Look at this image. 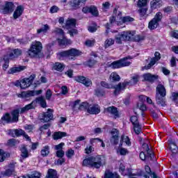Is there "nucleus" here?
Segmentation results:
<instances>
[{"label":"nucleus","instance_id":"1","mask_svg":"<svg viewBox=\"0 0 178 178\" xmlns=\"http://www.w3.org/2000/svg\"><path fill=\"white\" fill-rule=\"evenodd\" d=\"M84 166H90L95 169H99L101 166H104L106 163V158L104 156H90L83 160Z\"/></svg>","mask_w":178,"mask_h":178},{"label":"nucleus","instance_id":"2","mask_svg":"<svg viewBox=\"0 0 178 178\" xmlns=\"http://www.w3.org/2000/svg\"><path fill=\"white\" fill-rule=\"evenodd\" d=\"M136 33L131 31H124L116 35L115 40L117 44H123L122 41H130L133 37H134Z\"/></svg>","mask_w":178,"mask_h":178},{"label":"nucleus","instance_id":"3","mask_svg":"<svg viewBox=\"0 0 178 178\" xmlns=\"http://www.w3.org/2000/svg\"><path fill=\"white\" fill-rule=\"evenodd\" d=\"M140 80V76L138 75H134L131 77V81L129 82H124V83H119L116 86H115V91H114L115 95H118L122 91V90H124L127 86L133 84H137L138 83V81Z\"/></svg>","mask_w":178,"mask_h":178},{"label":"nucleus","instance_id":"4","mask_svg":"<svg viewBox=\"0 0 178 178\" xmlns=\"http://www.w3.org/2000/svg\"><path fill=\"white\" fill-rule=\"evenodd\" d=\"M58 55L61 56V58H68L71 60H76V56H80L81 55V52L76 49H71L67 51H63L58 53Z\"/></svg>","mask_w":178,"mask_h":178},{"label":"nucleus","instance_id":"5","mask_svg":"<svg viewBox=\"0 0 178 178\" xmlns=\"http://www.w3.org/2000/svg\"><path fill=\"white\" fill-rule=\"evenodd\" d=\"M41 49H42V44H41V42H33L28 51V55H29L31 58H35V56L41 52Z\"/></svg>","mask_w":178,"mask_h":178},{"label":"nucleus","instance_id":"6","mask_svg":"<svg viewBox=\"0 0 178 178\" xmlns=\"http://www.w3.org/2000/svg\"><path fill=\"white\" fill-rule=\"evenodd\" d=\"M131 63L130 61L127 60V58H124L113 62L110 64V67H111V69H120V67L130 66Z\"/></svg>","mask_w":178,"mask_h":178},{"label":"nucleus","instance_id":"7","mask_svg":"<svg viewBox=\"0 0 178 178\" xmlns=\"http://www.w3.org/2000/svg\"><path fill=\"white\" fill-rule=\"evenodd\" d=\"M162 20V13H157L154 17L149 22L148 28L149 30H155L159 26V22Z\"/></svg>","mask_w":178,"mask_h":178},{"label":"nucleus","instance_id":"8","mask_svg":"<svg viewBox=\"0 0 178 178\" xmlns=\"http://www.w3.org/2000/svg\"><path fill=\"white\" fill-rule=\"evenodd\" d=\"M17 111H12L11 115L13 117H10V114L6 113V115L1 118V120L6 122V123H15L18 122L19 120H17Z\"/></svg>","mask_w":178,"mask_h":178},{"label":"nucleus","instance_id":"9","mask_svg":"<svg viewBox=\"0 0 178 178\" xmlns=\"http://www.w3.org/2000/svg\"><path fill=\"white\" fill-rule=\"evenodd\" d=\"M34 79H35V74H32L29 78H24V79H22L19 83V87L22 90H26V88H29V87H30V86L33 84Z\"/></svg>","mask_w":178,"mask_h":178},{"label":"nucleus","instance_id":"10","mask_svg":"<svg viewBox=\"0 0 178 178\" xmlns=\"http://www.w3.org/2000/svg\"><path fill=\"white\" fill-rule=\"evenodd\" d=\"M39 119L41 122L47 123L51 122L54 120V114L52 113V110L48 108L47 112L42 113L39 115Z\"/></svg>","mask_w":178,"mask_h":178},{"label":"nucleus","instance_id":"11","mask_svg":"<svg viewBox=\"0 0 178 178\" xmlns=\"http://www.w3.org/2000/svg\"><path fill=\"white\" fill-rule=\"evenodd\" d=\"M82 11L83 13H91L92 16H98V9L95 6L83 7Z\"/></svg>","mask_w":178,"mask_h":178},{"label":"nucleus","instance_id":"12","mask_svg":"<svg viewBox=\"0 0 178 178\" xmlns=\"http://www.w3.org/2000/svg\"><path fill=\"white\" fill-rule=\"evenodd\" d=\"M34 104H35V102H32L28 105H26L23 108H17L14 111H17V120H19V113H26L28 111H30V109H34Z\"/></svg>","mask_w":178,"mask_h":178},{"label":"nucleus","instance_id":"13","mask_svg":"<svg viewBox=\"0 0 178 178\" xmlns=\"http://www.w3.org/2000/svg\"><path fill=\"white\" fill-rule=\"evenodd\" d=\"M34 104H35V102H32L28 105H26L23 108H17L14 111H17V120H19V113H26L28 111H30V109H34Z\"/></svg>","mask_w":178,"mask_h":178},{"label":"nucleus","instance_id":"14","mask_svg":"<svg viewBox=\"0 0 178 178\" xmlns=\"http://www.w3.org/2000/svg\"><path fill=\"white\" fill-rule=\"evenodd\" d=\"M75 80L76 81H78V83H81L83 86H86V87H90V86L92 84V82H91V79L86 78L83 76H77Z\"/></svg>","mask_w":178,"mask_h":178},{"label":"nucleus","instance_id":"15","mask_svg":"<svg viewBox=\"0 0 178 178\" xmlns=\"http://www.w3.org/2000/svg\"><path fill=\"white\" fill-rule=\"evenodd\" d=\"M99 112H101V108L98 106V104L89 106L88 113H90V115H98Z\"/></svg>","mask_w":178,"mask_h":178},{"label":"nucleus","instance_id":"16","mask_svg":"<svg viewBox=\"0 0 178 178\" xmlns=\"http://www.w3.org/2000/svg\"><path fill=\"white\" fill-rule=\"evenodd\" d=\"M104 112L113 115V116H114L115 118H119V111H118V108L115 106H110L104 108Z\"/></svg>","mask_w":178,"mask_h":178},{"label":"nucleus","instance_id":"17","mask_svg":"<svg viewBox=\"0 0 178 178\" xmlns=\"http://www.w3.org/2000/svg\"><path fill=\"white\" fill-rule=\"evenodd\" d=\"M145 81H149V83H154L155 80H158V75H154L151 73L144 74L143 76Z\"/></svg>","mask_w":178,"mask_h":178},{"label":"nucleus","instance_id":"18","mask_svg":"<svg viewBox=\"0 0 178 178\" xmlns=\"http://www.w3.org/2000/svg\"><path fill=\"white\" fill-rule=\"evenodd\" d=\"M156 95H161V97H166V88L162 84H159L156 88Z\"/></svg>","mask_w":178,"mask_h":178},{"label":"nucleus","instance_id":"19","mask_svg":"<svg viewBox=\"0 0 178 178\" xmlns=\"http://www.w3.org/2000/svg\"><path fill=\"white\" fill-rule=\"evenodd\" d=\"M111 134H112V138L111 139V143L116 145V144L119 143V131H118V129H112Z\"/></svg>","mask_w":178,"mask_h":178},{"label":"nucleus","instance_id":"20","mask_svg":"<svg viewBox=\"0 0 178 178\" xmlns=\"http://www.w3.org/2000/svg\"><path fill=\"white\" fill-rule=\"evenodd\" d=\"M15 10V5L12 2H6L3 9V12L4 13H10Z\"/></svg>","mask_w":178,"mask_h":178},{"label":"nucleus","instance_id":"21","mask_svg":"<svg viewBox=\"0 0 178 178\" xmlns=\"http://www.w3.org/2000/svg\"><path fill=\"white\" fill-rule=\"evenodd\" d=\"M32 102H35L34 108H35L37 104H39L42 106V108H47V102L45 101V98H44V97H37Z\"/></svg>","mask_w":178,"mask_h":178},{"label":"nucleus","instance_id":"22","mask_svg":"<svg viewBox=\"0 0 178 178\" xmlns=\"http://www.w3.org/2000/svg\"><path fill=\"white\" fill-rule=\"evenodd\" d=\"M20 152H21V162H23L22 159H26V158H29V156H30V154H29V150L27 149V147H26V145H23L21 146Z\"/></svg>","mask_w":178,"mask_h":178},{"label":"nucleus","instance_id":"23","mask_svg":"<svg viewBox=\"0 0 178 178\" xmlns=\"http://www.w3.org/2000/svg\"><path fill=\"white\" fill-rule=\"evenodd\" d=\"M165 96H161L159 95H156V102L157 105L161 106H166V99Z\"/></svg>","mask_w":178,"mask_h":178},{"label":"nucleus","instance_id":"24","mask_svg":"<svg viewBox=\"0 0 178 178\" xmlns=\"http://www.w3.org/2000/svg\"><path fill=\"white\" fill-rule=\"evenodd\" d=\"M17 97L18 98H30L34 97V92L33 90L24 91L17 94Z\"/></svg>","mask_w":178,"mask_h":178},{"label":"nucleus","instance_id":"25","mask_svg":"<svg viewBox=\"0 0 178 178\" xmlns=\"http://www.w3.org/2000/svg\"><path fill=\"white\" fill-rule=\"evenodd\" d=\"M26 69L25 66L19 65L18 67H14L10 69L8 71L9 74H15V73H19V72H23Z\"/></svg>","mask_w":178,"mask_h":178},{"label":"nucleus","instance_id":"26","mask_svg":"<svg viewBox=\"0 0 178 178\" xmlns=\"http://www.w3.org/2000/svg\"><path fill=\"white\" fill-rule=\"evenodd\" d=\"M23 7L22 6H19L15 9L14 13H13V18L14 19H19L23 15Z\"/></svg>","mask_w":178,"mask_h":178},{"label":"nucleus","instance_id":"27","mask_svg":"<svg viewBox=\"0 0 178 178\" xmlns=\"http://www.w3.org/2000/svg\"><path fill=\"white\" fill-rule=\"evenodd\" d=\"M20 55H22V49H15L9 54V59H15V58H17Z\"/></svg>","mask_w":178,"mask_h":178},{"label":"nucleus","instance_id":"28","mask_svg":"<svg viewBox=\"0 0 178 178\" xmlns=\"http://www.w3.org/2000/svg\"><path fill=\"white\" fill-rule=\"evenodd\" d=\"M65 27L67 30H70V29H74V27H76V19H67L66 22Z\"/></svg>","mask_w":178,"mask_h":178},{"label":"nucleus","instance_id":"29","mask_svg":"<svg viewBox=\"0 0 178 178\" xmlns=\"http://www.w3.org/2000/svg\"><path fill=\"white\" fill-rule=\"evenodd\" d=\"M162 6L161 0H153L150 2L151 9L155 10L156 8H161Z\"/></svg>","mask_w":178,"mask_h":178},{"label":"nucleus","instance_id":"30","mask_svg":"<svg viewBox=\"0 0 178 178\" xmlns=\"http://www.w3.org/2000/svg\"><path fill=\"white\" fill-rule=\"evenodd\" d=\"M104 178H120V175L117 172H112L109 170H106Z\"/></svg>","mask_w":178,"mask_h":178},{"label":"nucleus","instance_id":"31","mask_svg":"<svg viewBox=\"0 0 178 178\" xmlns=\"http://www.w3.org/2000/svg\"><path fill=\"white\" fill-rule=\"evenodd\" d=\"M66 136H67L66 132L57 131L54 132L53 134V138L54 140H60V138H63V137H66Z\"/></svg>","mask_w":178,"mask_h":178},{"label":"nucleus","instance_id":"32","mask_svg":"<svg viewBox=\"0 0 178 178\" xmlns=\"http://www.w3.org/2000/svg\"><path fill=\"white\" fill-rule=\"evenodd\" d=\"M110 81L111 83H115L116 81H120V76L116 72H112L110 75Z\"/></svg>","mask_w":178,"mask_h":178},{"label":"nucleus","instance_id":"33","mask_svg":"<svg viewBox=\"0 0 178 178\" xmlns=\"http://www.w3.org/2000/svg\"><path fill=\"white\" fill-rule=\"evenodd\" d=\"M9 134H15L17 137H19V136H23L24 134V131L23 129H10Z\"/></svg>","mask_w":178,"mask_h":178},{"label":"nucleus","instance_id":"34","mask_svg":"<svg viewBox=\"0 0 178 178\" xmlns=\"http://www.w3.org/2000/svg\"><path fill=\"white\" fill-rule=\"evenodd\" d=\"M15 173V167H11L7 169L5 172H2V176H6L8 177L12 176Z\"/></svg>","mask_w":178,"mask_h":178},{"label":"nucleus","instance_id":"35","mask_svg":"<svg viewBox=\"0 0 178 178\" xmlns=\"http://www.w3.org/2000/svg\"><path fill=\"white\" fill-rule=\"evenodd\" d=\"M51 28L49 27V25L48 24H44L41 29H39L37 30L38 34H41V33H43V34H45L48 33L49 30Z\"/></svg>","mask_w":178,"mask_h":178},{"label":"nucleus","instance_id":"36","mask_svg":"<svg viewBox=\"0 0 178 178\" xmlns=\"http://www.w3.org/2000/svg\"><path fill=\"white\" fill-rule=\"evenodd\" d=\"M47 178H58V174L56 173V170L53 169H49L47 172V175L46 176Z\"/></svg>","mask_w":178,"mask_h":178},{"label":"nucleus","instance_id":"37","mask_svg":"<svg viewBox=\"0 0 178 178\" xmlns=\"http://www.w3.org/2000/svg\"><path fill=\"white\" fill-rule=\"evenodd\" d=\"M58 42L59 45H69L72 44V40H68L66 38H63V39H58Z\"/></svg>","mask_w":178,"mask_h":178},{"label":"nucleus","instance_id":"38","mask_svg":"<svg viewBox=\"0 0 178 178\" xmlns=\"http://www.w3.org/2000/svg\"><path fill=\"white\" fill-rule=\"evenodd\" d=\"M115 44V40L113 38H108L104 42V48H109V47H112Z\"/></svg>","mask_w":178,"mask_h":178},{"label":"nucleus","instance_id":"39","mask_svg":"<svg viewBox=\"0 0 178 178\" xmlns=\"http://www.w3.org/2000/svg\"><path fill=\"white\" fill-rule=\"evenodd\" d=\"M40 154L42 156H48V155H49V146L48 145L44 146L42 149Z\"/></svg>","mask_w":178,"mask_h":178},{"label":"nucleus","instance_id":"40","mask_svg":"<svg viewBox=\"0 0 178 178\" xmlns=\"http://www.w3.org/2000/svg\"><path fill=\"white\" fill-rule=\"evenodd\" d=\"M54 69L58 72H62L65 69V65L60 63H56L54 65Z\"/></svg>","mask_w":178,"mask_h":178},{"label":"nucleus","instance_id":"41","mask_svg":"<svg viewBox=\"0 0 178 178\" xmlns=\"http://www.w3.org/2000/svg\"><path fill=\"white\" fill-rule=\"evenodd\" d=\"M142 98H143V99H146L147 104H152V106H153V108H154V109H156V111H159V109L158 108V107H156V106L155 105V104L152 102V99L151 98H149V97H147V96H142Z\"/></svg>","mask_w":178,"mask_h":178},{"label":"nucleus","instance_id":"42","mask_svg":"<svg viewBox=\"0 0 178 178\" xmlns=\"http://www.w3.org/2000/svg\"><path fill=\"white\" fill-rule=\"evenodd\" d=\"M145 170L146 173H147V175H149V176H151V177H152V178L158 177V176H156V174L155 172H151V168H149V166L145 165Z\"/></svg>","mask_w":178,"mask_h":178},{"label":"nucleus","instance_id":"43","mask_svg":"<svg viewBox=\"0 0 178 178\" xmlns=\"http://www.w3.org/2000/svg\"><path fill=\"white\" fill-rule=\"evenodd\" d=\"M90 108V104L88 102H83L79 105V111H87L88 112V108Z\"/></svg>","mask_w":178,"mask_h":178},{"label":"nucleus","instance_id":"44","mask_svg":"<svg viewBox=\"0 0 178 178\" xmlns=\"http://www.w3.org/2000/svg\"><path fill=\"white\" fill-rule=\"evenodd\" d=\"M8 156L9 154L8 153L5 152V151L2 149H0V162H3Z\"/></svg>","mask_w":178,"mask_h":178},{"label":"nucleus","instance_id":"45","mask_svg":"<svg viewBox=\"0 0 178 178\" xmlns=\"http://www.w3.org/2000/svg\"><path fill=\"white\" fill-rule=\"evenodd\" d=\"M121 20L122 23H131V22H134V18L130 16H126L122 17V18H121Z\"/></svg>","mask_w":178,"mask_h":178},{"label":"nucleus","instance_id":"46","mask_svg":"<svg viewBox=\"0 0 178 178\" xmlns=\"http://www.w3.org/2000/svg\"><path fill=\"white\" fill-rule=\"evenodd\" d=\"M70 6L72 9H77L79 8V6H80V4L79 3V0H72L70 3Z\"/></svg>","mask_w":178,"mask_h":178},{"label":"nucleus","instance_id":"47","mask_svg":"<svg viewBox=\"0 0 178 178\" xmlns=\"http://www.w3.org/2000/svg\"><path fill=\"white\" fill-rule=\"evenodd\" d=\"M28 178H41L40 172L34 171L31 175H28Z\"/></svg>","mask_w":178,"mask_h":178},{"label":"nucleus","instance_id":"48","mask_svg":"<svg viewBox=\"0 0 178 178\" xmlns=\"http://www.w3.org/2000/svg\"><path fill=\"white\" fill-rule=\"evenodd\" d=\"M121 141L125 143L127 145H131V142H130V138H129V136H125L124 135H122L121 136Z\"/></svg>","mask_w":178,"mask_h":178},{"label":"nucleus","instance_id":"49","mask_svg":"<svg viewBox=\"0 0 178 178\" xmlns=\"http://www.w3.org/2000/svg\"><path fill=\"white\" fill-rule=\"evenodd\" d=\"M95 141H99V143H102V147L103 148H105V143H104V141H102V139H100L99 138H96L90 140V144L95 143Z\"/></svg>","mask_w":178,"mask_h":178},{"label":"nucleus","instance_id":"50","mask_svg":"<svg viewBox=\"0 0 178 178\" xmlns=\"http://www.w3.org/2000/svg\"><path fill=\"white\" fill-rule=\"evenodd\" d=\"M134 130L136 134H140V133H141V126H140V123L134 125Z\"/></svg>","mask_w":178,"mask_h":178},{"label":"nucleus","instance_id":"51","mask_svg":"<svg viewBox=\"0 0 178 178\" xmlns=\"http://www.w3.org/2000/svg\"><path fill=\"white\" fill-rule=\"evenodd\" d=\"M147 3H148V0H138V8H143L147 6Z\"/></svg>","mask_w":178,"mask_h":178},{"label":"nucleus","instance_id":"52","mask_svg":"<svg viewBox=\"0 0 178 178\" xmlns=\"http://www.w3.org/2000/svg\"><path fill=\"white\" fill-rule=\"evenodd\" d=\"M100 84L102 87H104V88H115V90H116V87H113V86L108 84L105 81H102Z\"/></svg>","mask_w":178,"mask_h":178},{"label":"nucleus","instance_id":"53","mask_svg":"<svg viewBox=\"0 0 178 178\" xmlns=\"http://www.w3.org/2000/svg\"><path fill=\"white\" fill-rule=\"evenodd\" d=\"M147 8H140L138 12L140 15V17H147Z\"/></svg>","mask_w":178,"mask_h":178},{"label":"nucleus","instance_id":"54","mask_svg":"<svg viewBox=\"0 0 178 178\" xmlns=\"http://www.w3.org/2000/svg\"><path fill=\"white\" fill-rule=\"evenodd\" d=\"M65 155L67 156V158H69L70 159L74 156V150L72 149H69L66 153Z\"/></svg>","mask_w":178,"mask_h":178},{"label":"nucleus","instance_id":"55","mask_svg":"<svg viewBox=\"0 0 178 178\" xmlns=\"http://www.w3.org/2000/svg\"><path fill=\"white\" fill-rule=\"evenodd\" d=\"M95 95H97V97H104V95H105V91L101 90V89H96L95 90Z\"/></svg>","mask_w":178,"mask_h":178},{"label":"nucleus","instance_id":"56","mask_svg":"<svg viewBox=\"0 0 178 178\" xmlns=\"http://www.w3.org/2000/svg\"><path fill=\"white\" fill-rule=\"evenodd\" d=\"M133 126H134L135 124H138L139 122H138V118H137V116L136 115H134L132 117H131V119H130Z\"/></svg>","mask_w":178,"mask_h":178},{"label":"nucleus","instance_id":"57","mask_svg":"<svg viewBox=\"0 0 178 178\" xmlns=\"http://www.w3.org/2000/svg\"><path fill=\"white\" fill-rule=\"evenodd\" d=\"M170 149H171V151H172V152H173V154L177 153V146H176V144H175V143H171L170 145Z\"/></svg>","mask_w":178,"mask_h":178},{"label":"nucleus","instance_id":"58","mask_svg":"<svg viewBox=\"0 0 178 178\" xmlns=\"http://www.w3.org/2000/svg\"><path fill=\"white\" fill-rule=\"evenodd\" d=\"M59 12V7L53 6L50 8V13H58Z\"/></svg>","mask_w":178,"mask_h":178},{"label":"nucleus","instance_id":"59","mask_svg":"<svg viewBox=\"0 0 178 178\" xmlns=\"http://www.w3.org/2000/svg\"><path fill=\"white\" fill-rule=\"evenodd\" d=\"M57 158H63L65 156V152L63 150H57L56 152Z\"/></svg>","mask_w":178,"mask_h":178},{"label":"nucleus","instance_id":"60","mask_svg":"<svg viewBox=\"0 0 178 178\" xmlns=\"http://www.w3.org/2000/svg\"><path fill=\"white\" fill-rule=\"evenodd\" d=\"M53 33H55V34H58L59 35H62V37H63L64 35V33H63V30H62L61 29L59 28H56Z\"/></svg>","mask_w":178,"mask_h":178},{"label":"nucleus","instance_id":"61","mask_svg":"<svg viewBox=\"0 0 178 178\" xmlns=\"http://www.w3.org/2000/svg\"><path fill=\"white\" fill-rule=\"evenodd\" d=\"M95 44V40H88L85 42L86 47H92Z\"/></svg>","mask_w":178,"mask_h":178},{"label":"nucleus","instance_id":"62","mask_svg":"<svg viewBox=\"0 0 178 178\" xmlns=\"http://www.w3.org/2000/svg\"><path fill=\"white\" fill-rule=\"evenodd\" d=\"M172 101H174V102H176V104H177V102H178V92H172Z\"/></svg>","mask_w":178,"mask_h":178},{"label":"nucleus","instance_id":"63","mask_svg":"<svg viewBox=\"0 0 178 178\" xmlns=\"http://www.w3.org/2000/svg\"><path fill=\"white\" fill-rule=\"evenodd\" d=\"M154 65H155V60H151L150 63L144 67V69L148 70L150 67H152Z\"/></svg>","mask_w":178,"mask_h":178},{"label":"nucleus","instance_id":"64","mask_svg":"<svg viewBox=\"0 0 178 178\" xmlns=\"http://www.w3.org/2000/svg\"><path fill=\"white\" fill-rule=\"evenodd\" d=\"M118 152L120 155H126L129 152L127 151V149L121 147L118 149Z\"/></svg>","mask_w":178,"mask_h":178}]
</instances>
